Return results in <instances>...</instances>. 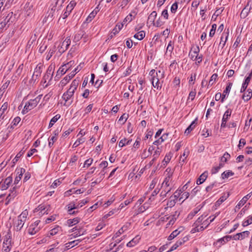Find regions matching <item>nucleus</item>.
<instances>
[{
	"instance_id": "31",
	"label": "nucleus",
	"mask_w": 252,
	"mask_h": 252,
	"mask_svg": "<svg viewBox=\"0 0 252 252\" xmlns=\"http://www.w3.org/2000/svg\"><path fill=\"white\" fill-rule=\"evenodd\" d=\"M242 96V98L245 101H248L252 97V90L250 88L246 90Z\"/></svg>"
},
{
	"instance_id": "17",
	"label": "nucleus",
	"mask_w": 252,
	"mask_h": 252,
	"mask_svg": "<svg viewBox=\"0 0 252 252\" xmlns=\"http://www.w3.org/2000/svg\"><path fill=\"white\" fill-rule=\"evenodd\" d=\"M40 221L37 220L33 223L31 224L28 229V232L31 235H34L39 230V227L38 226Z\"/></svg>"
},
{
	"instance_id": "16",
	"label": "nucleus",
	"mask_w": 252,
	"mask_h": 252,
	"mask_svg": "<svg viewBox=\"0 0 252 252\" xmlns=\"http://www.w3.org/2000/svg\"><path fill=\"white\" fill-rule=\"evenodd\" d=\"M252 77V70L249 73L248 76L246 77L245 80L244 81V82L242 84L241 88L240 89L241 93L244 92L246 90V89L251 81Z\"/></svg>"
},
{
	"instance_id": "49",
	"label": "nucleus",
	"mask_w": 252,
	"mask_h": 252,
	"mask_svg": "<svg viewBox=\"0 0 252 252\" xmlns=\"http://www.w3.org/2000/svg\"><path fill=\"white\" fill-rule=\"evenodd\" d=\"M84 35V32L83 31H79L77 33H76L74 36L73 40L75 42L79 41L83 36Z\"/></svg>"
},
{
	"instance_id": "33",
	"label": "nucleus",
	"mask_w": 252,
	"mask_h": 252,
	"mask_svg": "<svg viewBox=\"0 0 252 252\" xmlns=\"http://www.w3.org/2000/svg\"><path fill=\"white\" fill-rule=\"evenodd\" d=\"M8 107V104L7 102H5L3 104L0 108V121L3 120L5 116V112L7 110Z\"/></svg>"
},
{
	"instance_id": "44",
	"label": "nucleus",
	"mask_w": 252,
	"mask_h": 252,
	"mask_svg": "<svg viewBox=\"0 0 252 252\" xmlns=\"http://www.w3.org/2000/svg\"><path fill=\"white\" fill-rule=\"evenodd\" d=\"M157 16V13L156 11H153L149 15L148 18V22L153 24Z\"/></svg>"
},
{
	"instance_id": "24",
	"label": "nucleus",
	"mask_w": 252,
	"mask_h": 252,
	"mask_svg": "<svg viewBox=\"0 0 252 252\" xmlns=\"http://www.w3.org/2000/svg\"><path fill=\"white\" fill-rule=\"evenodd\" d=\"M33 4L30 1L26 3L24 8L27 16H30L33 13Z\"/></svg>"
},
{
	"instance_id": "47",
	"label": "nucleus",
	"mask_w": 252,
	"mask_h": 252,
	"mask_svg": "<svg viewBox=\"0 0 252 252\" xmlns=\"http://www.w3.org/2000/svg\"><path fill=\"white\" fill-rule=\"evenodd\" d=\"M71 79V78L69 76L67 75L65 76L60 82V85L62 88L64 87Z\"/></svg>"
},
{
	"instance_id": "11",
	"label": "nucleus",
	"mask_w": 252,
	"mask_h": 252,
	"mask_svg": "<svg viewBox=\"0 0 252 252\" xmlns=\"http://www.w3.org/2000/svg\"><path fill=\"white\" fill-rule=\"evenodd\" d=\"M25 169L23 168H19L16 169L15 172L16 174V176L15 178V180L13 183L14 186H18V184L20 181L21 180L23 174L25 173Z\"/></svg>"
},
{
	"instance_id": "43",
	"label": "nucleus",
	"mask_w": 252,
	"mask_h": 252,
	"mask_svg": "<svg viewBox=\"0 0 252 252\" xmlns=\"http://www.w3.org/2000/svg\"><path fill=\"white\" fill-rule=\"evenodd\" d=\"M61 115L57 114L54 117H53L49 123L48 128H51L60 119Z\"/></svg>"
},
{
	"instance_id": "46",
	"label": "nucleus",
	"mask_w": 252,
	"mask_h": 252,
	"mask_svg": "<svg viewBox=\"0 0 252 252\" xmlns=\"http://www.w3.org/2000/svg\"><path fill=\"white\" fill-rule=\"evenodd\" d=\"M7 232H10L9 229L0 226V243L2 240V239H4V235H6V233Z\"/></svg>"
},
{
	"instance_id": "22",
	"label": "nucleus",
	"mask_w": 252,
	"mask_h": 252,
	"mask_svg": "<svg viewBox=\"0 0 252 252\" xmlns=\"http://www.w3.org/2000/svg\"><path fill=\"white\" fill-rule=\"evenodd\" d=\"M250 233L249 231H245L241 233H238L233 236V239L235 240H242L248 237Z\"/></svg>"
},
{
	"instance_id": "6",
	"label": "nucleus",
	"mask_w": 252,
	"mask_h": 252,
	"mask_svg": "<svg viewBox=\"0 0 252 252\" xmlns=\"http://www.w3.org/2000/svg\"><path fill=\"white\" fill-rule=\"evenodd\" d=\"M50 206L47 204H41L39 205L33 211L36 215L42 216L45 214H48L50 211Z\"/></svg>"
},
{
	"instance_id": "3",
	"label": "nucleus",
	"mask_w": 252,
	"mask_h": 252,
	"mask_svg": "<svg viewBox=\"0 0 252 252\" xmlns=\"http://www.w3.org/2000/svg\"><path fill=\"white\" fill-rule=\"evenodd\" d=\"M42 94L38 95L35 98L30 99L28 102H27L24 106V109L22 110V113L23 114H26L31 110L35 108L37 106V104L39 102L42 98Z\"/></svg>"
},
{
	"instance_id": "1",
	"label": "nucleus",
	"mask_w": 252,
	"mask_h": 252,
	"mask_svg": "<svg viewBox=\"0 0 252 252\" xmlns=\"http://www.w3.org/2000/svg\"><path fill=\"white\" fill-rule=\"evenodd\" d=\"M79 83V80L78 79H75L73 80L69 88L63 94L62 98L64 101L63 104L64 106H69L73 102L74 94L77 89Z\"/></svg>"
},
{
	"instance_id": "64",
	"label": "nucleus",
	"mask_w": 252,
	"mask_h": 252,
	"mask_svg": "<svg viewBox=\"0 0 252 252\" xmlns=\"http://www.w3.org/2000/svg\"><path fill=\"white\" fill-rule=\"evenodd\" d=\"M174 42L170 40L168 42V45H167V47L166 48V51L167 52L168 51L170 53H172L174 49Z\"/></svg>"
},
{
	"instance_id": "23",
	"label": "nucleus",
	"mask_w": 252,
	"mask_h": 252,
	"mask_svg": "<svg viewBox=\"0 0 252 252\" xmlns=\"http://www.w3.org/2000/svg\"><path fill=\"white\" fill-rule=\"evenodd\" d=\"M252 192H250L247 195H245L243 198L238 202L237 205L235 207V211H236V209H239L241 207H242L247 201V200L252 196Z\"/></svg>"
},
{
	"instance_id": "20",
	"label": "nucleus",
	"mask_w": 252,
	"mask_h": 252,
	"mask_svg": "<svg viewBox=\"0 0 252 252\" xmlns=\"http://www.w3.org/2000/svg\"><path fill=\"white\" fill-rule=\"evenodd\" d=\"M231 237L229 236H226L218 240L214 243V245L216 247H220L221 245H224L226 242L230 240Z\"/></svg>"
},
{
	"instance_id": "34",
	"label": "nucleus",
	"mask_w": 252,
	"mask_h": 252,
	"mask_svg": "<svg viewBox=\"0 0 252 252\" xmlns=\"http://www.w3.org/2000/svg\"><path fill=\"white\" fill-rule=\"evenodd\" d=\"M21 118L19 117H15L11 123L10 125L8 127V129H9V131H10L11 129H14L19 124Z\"/></svg>"
},
{
	"instance_id": "63",
	"label": "nucleus",
	"mask_w": 252,
	"mask_h": 252,
	"mask_svg": "<svg viewBox=\"0 0 252 252\" xmlns=\"http://www.w3.org/2000/svg\"><path fill=\"white\" fill-rule=\"evenodd\" d=\"M56 51V47L54 46L52 48H51L48 53V54L46 56V59L47 61L49 60L50 58L53 56V54Z\"/></svg>"
},
{
	"instance_id": "25",
	"label": "nucleus",
	"mask_w": 252,
	"mask_h": 252,
	"mask_svg": "<svg viewBox=\"0 0 252 252\" xmlns=\"http://www.w3.org/2000/svg\"><path fill=\"white\" fill-rule=\"evenodd\" d=\"M13 12H10L7 14L6 15L1 16L3 20L5 22V23L7 25V27L12 23V18H13Z\"/></svg>"
},
{
	"instance_id": "28",
	"label": "nucleus",
	"mask_w": 252,
	"mask_h": 252,
	"mask_svg": "<svg viewBox=\"0 0 252 252\" xmlns=\"http://www.w3.org/2000/svg\"><path fill=\"white\" fill-rule=\"evenodd\" d=\"M184 230L183 227H180L173 231L168 237V240H171L178 236Z\"/></svg>"
},
{
	"instance_id": "9",
	"label": "nucleus",
	"mask_w": 252,
	"mask_h": 252,
	"mask_svg": "<svg viewBox=\"0 0 252 252\" xmlns=\"http://www.w3.org/2000/svg\"><path fill=\"white\" fill-rule=\"evenodd\" d=\"M205 217H204L203 215L199 217L196 221L193 223V228L191 230V232L192 233H194L196 232H199L202 231V223L203 222V220L204 219Z\"/></svg>"
},
{
	"instance_id": "2",
	"label": "nucleus",
	"mask_w": 252,
	"mask_h": 252,
	"mask_svg": "<svg viewBox=\"0 0 252 252\" xmlns=\"http://www.w3.org/2000/svg\"><path fill=\"white\" fill-rule=\"evenodd\" d=\"M29 212L28 210H25L21 214L18 216L17 219L14 220L13 227L14 229L18 231L23 228L26 221L27 220Z\"/></svg>"
},
{
	"instance_id": "27",
	"label": "nucleus",
	"mask_w": 252,
	"mask_h": 252,
	"mask_svg": "<svg viewBox=\"0 0 252 252\" xmlns=\"http://www.w3.org/2000/svg\"><path fill=\"white\" fill-rule=\"evenodd\" d=\"M180 215V213L178 212H175L174 214L173 215H171L169 216L167 219H169L168 222L167 223L166 225L167 227L173 225L176 220H177V219L179 217Z\"/></svg>"
},
{
	"instance_id": "61",
	"label": "nucleus",
	"mask_w": 252,
	"mask_h": 252,
	"mask_svg": "<svg viewBox=\"0 0 252 252\" xmlns=\"http://www.w3.org/2000/svg\"><path fill=\"white\" fill-rule=\"evenodd\" d=\"M149 207L147 203H144L143 206H140L138 210L137 213H136V215H137L139 213H141L144 212L145 211H146Z\"/></svg>"
},
{
	"instance_id": "39",
	"label": "nucleus",
	"mask_w": 252,
	"mask_h": 252,
	"mask_svg": "<svg viewBox=\"0 0 252 252\" xmlns=\"http://www.w3.org/2000/svg\"><path fill=\"white\" fill-rule=\"evenodd\" d=\"M54 135L51 136L48 138V146L50 148H51L53 146L54 143L57 140V135L58 134V132L56 130L54 131Z\"/></svg>"
},
{
	"instance_id": "45",
	"label": "nucleus",
	"mask_w": 252,
	"mask_h": 252,
	"mask_svg": "<svg viewBox=\"0 0 252 252\" xmlns=\"http://www.w3.org/2000/svg\"><path fill=\"white\" fill-rule=\"evenodd\" d=\"M145 32L144 31H141L134 35V37L139 40H142L145 36Z\"/></svg>"
},
{
	"instance_id": "42",
	"label": "nucleus",
	"mask_w": 252,
	"mask_h": 252,
	"mask_svg": "<svg viewBox=\"0 0 252 252\" xmlns=\"http://www.w3.org/2000/svg\"><path fill=\"white\" fill-rule=\"evenodd\" d=\"M187 186V185H185L183 187L182 189H178L174 193V194L172 196V198H173L175 200L177 201V199L179 198L181 194L183 193V191L184 190V188Z\"/></svg>"
},
{
	"instance_id": "48",
	"label": "nucleus",
	"mask_w": 252,
	"mask_h": 252,
	"mask_svg": "<svg viewBox=\"0 0 252 252\" xmlns=\"http://www.w3.org/2000/svg\"><path fill=\"white\" fill-rule=\"evenodd\" d=\"M234 173L230 170H226L223 172L221 175V177L222 179H225L228 178L230 176H233Z\"/></svg>"
},
{
	"instance_id": "40",
	"label": "nucleus",
	"mask_w": 252,
	"mask_h": 252,
	"mask_svg": "<svg viewBox=\"0 0 252 252\" xmlns=\"http://www.w3.org/2000/svg\"><path fill=\"white\" fill-rule=\"evenodd\" d=\"M141 237L139 235L136 236L133 239H132L130 241H129L127 244L126 246L128 247H132L136 245L140 240Z\"/></svg>"
},
{
	"instance_id": "32",
	"label": "nucleus",
	"mask_w": 252,
	"mask_h": 252,
	"mask_svg": "<svg viewBox=\"0 0 252 252\" xmlns=\"http://www.w3.org/2000/svg\"><path fill=\"white\" fill-rule=\"evenodd\" d=\"M232 86V83L229 82L227 84V85L225 88V89L223 91V93L222 94V99L221 100V102H223L224 101V98H225L226 95H228L230 90L231 89V87Z\"/></svg>"
},
{
	"instance_id": "7",
	"label": "nucleus",
	"mask_w": 252,
	"mask_h": 252,
	"mask_svg": "<svg viewBox=\"0 0 252 252\" xmlns=\"http://www.w3.org/2000/svg\"><path fill=\"white\" fill-rule=\"evenodd\" d=\"M55 65L51 64L48 67L46 71V74L43 76L44 84L47 83L45 85V87H47L48 86L50 85V82L52 80L54 72L55 70Z\"/></svg>"
},
{
	"instance_id": "36",
	"label": "nucleus",
	"mask_w": 252,
	"mask_h": 252,
	"mask_svg": "<svg viewBox=\"0 0 252 252\" xmlns=\"http://www.w3.org/2000/svg\"><path fill=\"white\" fill-rule=\"evenodd\" d=\"M56 8L55 6H54L52 8L51 11L49 13L47 16H45V18L43 19V23H46L48 21H52L53 19V17L54 16V13L55 11Z\"/></svg>"
},
{
	"instance_id": "19",
	"label": "nucleus",
	"mask_w": 252,
	"mask_h": 252,
	"mask_svg": "<svg viewBox=\"0 0 252 252\" xmlns=\"http://www.w3.org/2000/svg\"><path fill=\"white\" fill-rule=\"evenodd\" d=\"M228 36L229 29H227L226 31L225 30L221 34L220 43V45L221 46L222 48L224 47L226 42L228 39Z\"/></svg>"
},
{
	"instance_id": "5",
	"label": "nucleus",
	"mask_w": 252,
	"mask_h": 252,
	"mask_svg": "<svg viewBox=\"0 0 252 252\" xmlns=\"http://www.w3.org/2000/svg\"><path fill=\"white\" fill-rule=\"evenodd\" d=\"M11 237V232H7L4 236L2 250L4 252H9L12 249Z\"/></svg>"
},
{
	"instance_id": "57",
	"label": "nucleus",
	"mask_w": 252,
	"mask_h": 252,
	"mask_svg": "<svg viewBox=\"0 0 252 252\" xmlns=\"http://www.w3.org/2000/svg\"><path fill=\"white\" fill-rule=\"evenodd\" d=\"M79 222V219L78 218L73 219H69L67 220V224L69 226H72L78 223Z\"/></svg>"
},
{
	"instance_id": "29",
	"label": "nucleus",
	"mask_w": 252,
	"mask_h": 252,
	"mask_svg": "<svg viewBox=\"0 0 252 252\" xmlns=\"http://www.w3.org/2000/svg\"><path fill=\"white\" fill-rule=\"evenodd\" d=\"M136 15L137 12L135 10L131 11V12L125 18L123 21V23L126 24L130 22L134 19Z\"/></svg>"
},
{
	"instance_id": "50",
	"label": "nucleus",
	"mask_w": 252,
	"mask_h": 252,
	"mask_svg": "<svg viewBox=\"0 0 252 252\" xmlns=\"http://www.w3.org/2000/svg\"><path fill=\"white\" fill-rule=\"evenodd\" d=\"M197 121V118L194 120L192 122V123L190 124V125L187 128L185 131V133L186 134H189V133L194 128H195V124L196 123V122Z\"/></svg>"
},
{
	"instance_id": "52",
	"label": "nucleus",
	"mask_w": 252,
	"mask_h": 252,
	"mask_svg": "<svg viewBox=\"0 0 252 252\" xmlns=\"http://www.w3.org/2000/svg\"><path fill=\"white\" fill-rule=\"evenodd\" d=\"M72 230L73 232L75 231L73 234L74 237H78L83 235V234H85L86 232V231L84 230L83 229H80L79 230L75 231L76 230H77L76 227L73 228Z\"/></svg>"
},
{
	"instance_id": "51",
	"label": "nucleus",
	"mask_w": 252,
	"mask_h": 252,
	"mask_svg": "<svg viewBox=\"0 0 252 252\" xmlns=\"http://www.w3.org/2000/svg\"><path fill=\"white\" fill-rule=\"evenodd\" d=\"M200 206L195 208L189 215L188 218L189 219H192L201 209Z\"/></svg>"
},
{
	"instance_id": "21",
	"label": "nucleus",
	"mask_w": 252,
	"mask_h": 252,
	"mask_svg": "<svg viewBox=\"0 0 252 252\" xmlns=\"http://www.w3.org/2000/svg\"><path fill=\"white\" fill-rule=\"evenodd\" d=\"M65 207L68 213L70 215H73L75 213V212L73 211V210L79 209V206L74 201L69 203Z\"/></svg>"
},
{
	"instance_id": "58",
	"label": "nucleus",
	"mask_w": 252,
	"mask_h": 252,
	"mask_svg": "<svg viewBox=\"0 0 252 252\" xmlns=\"http://www.w3.org/2000/svg\"><path fill=\"white\" fill-rule=\"evenodd\" d=\"M218 78V74L216 73L213 74L209 81L208 86H212L216 81Z\"/></svg>"
},
{
	"instance_id": "12",
	"label": "nucleus",
	"mask_w": 252,
	"mask_h": 252,
	"mask_svg": "<svg viewBox=\"0 0 252 252\" xmlns=\"http://www.w3.org/2000/svg\"><path fill=\"white\" fill-rule=\"evenodd\" d=\"M76 4V3L74 0H72L70 2V3L66 6L65 11L62 15L63 18V19L66 18L68 17V16L71 13V11L73 9Z\"/></svg>"
},
{
	"instance_id": "35",
	"label": "nucleus",
	"mask_w": 252,
	"mask_h": 252,
	"mask_svg": "<svg viewBox=\"0 0 252 252\" xmlns=\"http://www.w3.org/2000/svg\"><path fill=\"white\" fill-rule=\"evenodd\" d=\"M161 152V148L158 147L155 150V152L153 155V159L151 161L150 163L153 164L154 161L159 157Z\"/></svg>"
},
{
	"instance_id": "10",
	"label": "nucleus",
	"mask_w": 252,
	"mask_h": 252,
	"mask_svg": "<svg viewBox=\"0 0 252 252\" xmlns=\"http://www.w3.org/2000/svg\"><path fill=\"white\" fill-rule=\"evenodd\" d=\"M13 182V178L11 176H9L5 179L0 178V189L2 190H6L12 184Z\"/></svg>"
},
{
	"instance_id": "55",
	"label": "nucleus",
	"mask_w": 252,
	"mask_h": 252,
	"mask_svg": "<svg viewBox=\"0 0 252 252\" xmlns=\"http://www.w3.org/2000/svg\"><path fill=\"white\" fill-rule=\"evenodd\" d=\"M176 202H177L176 200H175L173 198H172V197L170 196L166 203L167 207L171 208V207L174 206Z\"/></svg>"
},
{
	"instance_id": "38",
	"label": "nucleus",
	"mask_w": 252,
	"mask_h": 252,
	"mask_svg": "<svg viewBox=\"0 0 252 252\" xmlns=\"http://www.w3.org/2000/svg\"><path fill=\"white\" fill-rule=\"evenodd\" d=\"M167 136V133H164L162 134L161 136H160L153 142V144L156 146H158L161 144L165 141Z\"/></svg>"
},
{
	"instance_id": "8",
	"label": "nucleus",
	"mask_w": 252,
	"mask_h": 252,
	"mask_svg": "<svg viewBox=\"0 0 252 252\" xmlns=\"http://www.w3.org/2000/svg\"><path fill=\"white\" fill-rule=\"evenodd\" d=\"M173 172V170L170 167H168L166 169L165 171L166 177L162 184V187H168L172 186L171 184V182L172 180Z\"/></svg>"
},
{
	"instance_id": "4",
	"label": "nucleus",
	"mask_w": 252,
	"mask_h": 252,
	"mask_svg": "<svg viewBox=\"0 0 252 252\" xmlns=\"http://www.w3.org/2000/svg\"><path fill=\"white\" fill-rule=\"evenodd\" d=\"M149 75L151 77L150 81L153 87L157 90L161 89L163 83V80H161L163 79L159 78L157 74L155 73V69H152L149 72Z\"/></svg>"
},
{
	"instance_id": "56",
	"label": "nucleus",
	"mask_w": 252,
	"mask_h": 252,
	"mask_svg": "<svg viewBox=\"0 0 252 252\" xmlns=\"http://www.w3.org/2000/svg\"><path fill=\"white\" fill-rule=\"evenodd\" d=\"M250 10V7H249L248 4L244 8H243V9L242 10V11L241 13V16L243 18L246 17L248 15Z\"/></svg>"
},
{
	"instance_id": "53",
	"label": "nucleus",
	"mask_w": 252,
	"mask_h": 252,
	"mask_svg": "<svg viewBox=\"0 0 252 252\" xmlns=\"http://www.w3.org/2000/svg\"><path fill=\"white\" fill-rule=\"evenodd\" d=\"M232 113V110L231 109H228L224 113L222 120L225 121H227L228 120L231 116Z\"/></svg>"
},
{
	"instance_id": "54",
	"label": "nucleus",
	"mask_w": 252,
	"mask_h": 252,
	"mask_svg": "<svg viewBox=\"0 0 252 252\" xmlns=\"http://www.w3.org/2000/svg\"><path fill=\"white\" fill-rule=\"evenodd\" d=\"M127 229V227L126 226H123L121 227L120 229H119L113 236V239H115L118 237L120 235L123 233Z\"/></svg>"
},
{
	"instance_id": "26",
	"label": "nucleus",
	"mask_w": 252,
	"mask_h": 252,
	"mask_svg": "<svg viewBox=\"0 0 252 252\" xmlns=\"http://www.w3.org/2000/svg\"><path fill=\"white\" fill-rule=\"evenodd\" d=\"M58 234H62V227L57 225L55 227L53 228L48 233V236L51 237Z\"/></svg>"
},
{
	"instance_id": "13",
	"label": "nucleus",
	"mask_w": 252,
	"mask_h": 252,
	"mask_svg": "<svg viewBox=\"0 0 252 252\" xmlns=\"http://www.w3.org/2000/svg\"><path fill=\"white\" fill-rule=\"evenodd\" d=\"M189 240V237L187 236L183 237L182 239L178 240L175 244H174L169 250H167L166 252H171L175 250L179 246H181L185 242Z\"/></svg>"
},
{
	"instance_id": "60",
	"label": "nucleus",
	"mask_w": 252,
	"mask_h": 252,
	"mask_svg": "<svg viewBox=\"0 0 252 252\" xmlns=\"http://www.w3.org/2000/svg\"><path fill=\"white\" fill-rule=\"evenodd\" d=\"M252 223V216H249L247 219L245 220L242 223L244 227L247 226Z\"/></svg>"
},
{
	"instance_id": "62",
	"label": "nucleus",
	"mask_w": 252,
	"mask_h": 252,
	"mask_svg": "<svg viewBox=\"0 0 252 252\" xmlns=\"http://www.w3.org/2000/svg\"><path fill=\"white\" fill-rule=\"evenodd\" d=\"M155 73L157 74L158 77L159 78H162L163 79L165 77V71L162 68L159 69L157 71L155 69Z\"/></svg>"
},
{
	"instance_id": "59",
	"label": "nucleus",
	"mask_w": 252,
	"mask_h": 252,
	"mask_svg": "<svg viewBox=\"0 0 252 252\" xmlns=\"http://www.w3.org/2000/svg\"><path fill=\"white\" fill-rule=\"evenodd\" d=\"M85 141V138L84 137H80L78 138L73 145V147L76 148L80 144L83 143Z\"/></svg>"
},
{
	"instance_id": "30",
	"label": "nucleus",
	"mask_w": 252,
	"mask_h": 252,
	"mask_svg": "<svg viewBox=\"0 0 252 252\" xmlns=\"http://www.w3.org/2000/svg\"><path fill=\"white\" fill-rule=\"evenodd\" d=\"M71 43L70 38L69 37H66L62 42V46H64L63 48L60 49V55L65 52Z\"/></svg>"
},
{
	"instance_id": "15",
	"label": "nucleus",
	"mask_w": 252,
	"mask_h": 252,
	"mask_svg": "<svg viewBox=\"0 0 252 252\" xmlns=\"http://www.w3.org/2000/svg\"><path fill=\"white\" fill-rule=\"evenodd\" d=\"M74 61H70L66 64L61 66L58 70V73H61L60 76H62L66 73V72L70 69L72 65L74 64Z\"/></svg>"
},
{
	"instance_id": "37",
	"label": "nucleus",
	"mask_w": 252,
	"mask_h": 252,
	"mask_svg": "<svg viewBox=\"0 0 252 252\" xmlns=\"http://www.w3.org/2000/svg\"><path fill=\"white\" fill-rule=\"evenodd\" d=\"M208 172L205 171L198 178V179L196 181V184L197 185H200L202 184L207 179L208 177Z\"/></svg>"
},
{
	"instance_id": "18",
	"label": "nucleus",
	"mask_w": 252,
	"mask_h": 252,
	"mask_svg": "<svg viewBox=\"0 0 252 252\" xmlns=\"http://www.w3.org/2000/svg\"><path fill=\"white\" fill-rule=\"evenodd\" d=\"M43 65L39 63H38L34 69V72L33 73L32 78L33 79L36 80L41 75L42 71Z\"/></svg>"
},
{
	"instance_id": "14",
	"label": "nucleus",
	"mask_w": 252,
	"mask_h": 252,
	"mask_svg": "<svg viewBox=\"0 0 252 252\" xmlns=\"http://www.w3.org/2000/svg\"><path fill=\"white\" fill-rule=\"evenodd\" d=\"M19 186H14L10 190V193L6 198V204H8L11 200H13L17 195V189Z\"/></svg>"
},
{
	"instance_id": "41",
	"label": "nucleus",
	"mask_w": 252,
	"mask_h": 252,
	"mask_svg": "<svg viewBox=\"0 0 252 252\" xmlns=\"http://www.w3.org/2000/svg\"><path fill=\"white\" fill-rule=\"evenodd\" d=\"M99 11V9L98 7H96L88 16L86 19V21L87 22H90L92 21V20L96 16L97 12Z\"/></svg>"
}]
</instances>
